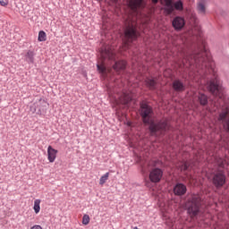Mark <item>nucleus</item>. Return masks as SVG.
I'll list each match as a JSON object with an SVG mask.
<instances>
[{
	"label": "nucleus",
	"mask_w": 229,
	"mask_h": 229,
	"mask_svg": "<svg viewBox=\"0 0 229 229\" xmlns=\"http://www.w3.org/2000/svg\"><path fill=\"white\" fill-rule=\"evenodd\" d=\"M186 209L187 214H189L190 217L193 219V217H197L201 212V198L198 195L192 196L186 202Z\"/></svg>",
	"instance_id": "3"
},
{
	"label": "nucleus",
	"mask_w": 229,
	"mask_h": 229,
	"mask_svg": "<svg viewBox=\"0 0 229 229\" xmlns=\"http://www.w3.org/2000/svg\"><path fill=\"white\" fill-rule=\"evenodd\" d=\"M127 126H131V122H128Z\"/></svg>",
	"instance_id": "31"
},
{
	"label": "nucleus",
	"mask_w": 229,
	"mask_h": 229,
	"mask_svg": "<svg viewBox=\"0 0 229 229\" xmlns=\"http://www.w3.org/2000/svg\"><path fill=\"white\" fill-rule=\"evenodd\" d=\"M100 55L103 60H113L114 56V52H112V50L108 48H102L100 51Z\"/></svg>",
	"instance_id": "12"
},
{
	"label": "nucleus",
	"mask_w": 229,
	"mask_h": 229,
	"mask_svg": "<svg viewBox=\"0 0 229 229\" xmlns=\"http://www.w3.org/2000/svg\"><path fill=\"white\" fill-rule=\"evenodd\" d=\"M24 61L30 65L31 64H35V52L32 50H28V52L25 54Z\"/></svg>",
	"instance_id": "14"
},
{
	"label": "nucleus",
	"mask_w": 229,
	"mask_h": 229,
	"mask_svg": "<svg viewBox=\"0 0 229 229\" xmlns=\"http://www.w3.org/2000/svg\"><path fill=\"white\" fill-rule=\"evenodd\" d=\"M56 153H58V150L53 148L52 146H48L47 148L48 162L53 163L55 162V160H56Z\"/></svg>",
	"instance_id": "13"
},
{
	"label": "nucleus",
	"mask_w": 229,
	"mask_h": 229,
	"mask_svg": "<svg viewBox=\"0 0 229 229\" xmlns=\"http://www.w3.org/2000/svg\"><path fill=\"white\" fill-rule=\"evenodd\" d=\"M140 115L143 124L148 126V131L150 137L160 139V137H165V132L171 130V125L167 119L157 122L153 119V115H155L153 106H149L147 102H140Z\"/></svg>",
	"instance_id": "1"
},
{
	"label": "nucleus",
	"mask_w": 229,
	"mask_h": 229,
	"mask_svg": "<svg viewBox=\"0 0 229 229\" xmlns=\"http://www.w3.org/2000/svg\"><path fill=\"white\" fill-rule=\"evenodd\" d=\"M108 176H110V173L108 172L102 175L99 179V185H105V183H106V180H108Z\"/></svg>",
	"instance_id": "22"
},
{
	"label": "nucleus",
	"mask_w": 229,
	"mask_h": 229,
	"mask_svg": "<svg viewBox=\"0 0 229 229\" xmlns=\"http://www.w3.org/2000/svg\"><path fill=\"white\" fill-rule=\"evenodd\" d=\"M142 3H144V0H133L134 6H142Z\"/></svg>",
	"instance_id": "26"
},
{
	"label": "nucleus",
	"mask_w": 229,
	"mask_h": 229,
	"mask_svg": "<svg viewBox=\"0 0 229 229\" xmlns=\"http://www.w3.org/2000/svg\"><path fill=\"white\" fill-rule=\"evenodd\" d=\"M39 103H42V99L39 100Z\"/></svg>",
	"instance_id": "33"
},
{
	"label": "nucleus",
	"mask_w": 229,
	"mask_h": 229,
	"mask_svg": "<svg viewBox=\"0 0 229 229\" xmlns=\"http://www.w3.org/2000/svg\"><path fill=\"white\" fill-rule=\"evenodd\" d=\"M30 229H42V226H40L38 225H35Z\"/></svg>",
	"instance_id": "28"
},
{
	"label": "nucleus",
	"mask_w": 229,
	"mask_h": 229,
	"mask_svg": "<svg viewBox=\"0 0 229 229\" xmlns=\"http://www.w3.org/2000/svg\"><path fill=\"white\" fill-rule=\"evenodd\" d=\"M173 8L174 12V10H177V12H182L183 10V2L182 0L173 2Z\"/></svg>",
	"instance_id": "18"
},
{
	"label": "nucleus",
	"mask_w": 229,
	"mask_h": 229,
	"mask_svg": "<svg viewBox=\"0 0 229 229\" xmlns=\"http://www.w3.org/2000/svg\"><path fill=\"white\" fill-rule=\"evenodd\" d=\"M123 43L127 47H130V44H132L133 41L137 40L140 37V33L137 30V27L133 25L131 21H128V24L125 26L123 31Z\"/></svg>",
	"instance_id": "4"
},
{
	"label": "nucleus",
	"mask_w": 229,
	"mask_h": 229,
	"mask_svg": "<svg viewBox=\"0 0 229 229\" xmlns=\"http://www.w3.org/2000/svg\"><path fill=\"white\" fill-rule=\"evenodd\" d=\"M216 168L212 172L211 182L216 189H223L226 185V172L225 171V165L228 164L226 159L219 158Z\"/></svg>",
	"instance_id": "2"
},
{
	"label": "nucleus",
	"mask_w": 229,
	"mask_h": 229,
	"mask_svg": "<svg viewBox=\"0 0 229 229\" xmlns=\"http://www.w3.org/2000/svg\"><path fill=\"white\" fill-rule=\"evenodd\" d=\"M197 12L199 15L205 16L207 15V4L201 2L197 3Z\"/></svg>",
	"instance_id": "16"
},
{
	"label": "nucleus",
	"mask_w": 229,
	"mask_h": 229,
	"mask_svg": "<svg viewBox=\"0 0 229 229\" xmlns=\"http://www.w3.org/2000/svg\"><path fill=\"white\" fill-rule=\"evenodd\" d=\"M97 69L100 74H103V76H106V66L97 64Z\"/></svg>",
	"instance_id": "21"
},
{
	"label": "nucleus",
	"mask_w": 229,
	"mask_h": 229,
	"mask_svg": "<svg viewBox=\"0 0 229 229\" xmlns=\"http://www.w3.org/2000/svg\"><path fill=\"white\" fill-rule=\"evenodd\" d=\"M196 101L200 106H208V95L199 91L196 95Z\"/></svg>",
	"instance_id": "11"
},
{
	"label": "nucleus",
	"mask_w": 229,
	"mask_h": 229,
	"mask_svg": "<svg viewBox=\"0 0 229 229\" xmlns=\"http://www.w3.org/2000/svg\"><path fill=\"white\" fill-rule=\"evenodd\" d=\"M210 0H199V3H202L204 4H207Z\"/></svg>",
	"instance_id": "29"
},
{
	"label": "nucleus",
	"mask_w": 229,
	"mask_h": 229,
	"mask_svg": "<svg viewBox=\"0 0 229 229\" xmlns=\"http://www.w3.org/2000/svg\"><path fill=\"white\" fill-rule=\"evenodd\" d=\"M172 26L175 31H182L185 28V18L175 16L172 21Z\"/></svg>",
	"instance_id": "7"
},
{
	"label": "nucleus",
	"mask_w": 229,
	"mask_h": 229,
	"mask_svg": "<svg viewBox=\"0 0 229 229\" xmlns=\"http://www.w3.org/2000/svg\"><path fill=\"white\" fill-rule=\"evenodd\" d=\"M33 210L35 214H38V212H40V199H37L34 200Z\"/></svg>",
	"instance_id": "20"
},
{
	"label": "nucleus",
	"mask_w": 229,
	"mask_h": 229,
	"mask_svg": "<svg viewBox=\"0 0 229 229\" xmlns=\"http://www.w3.org/2000/svg\"><path fill=\"white\" fill-rule=\"evenodd\" d=\"M113 69L116 72H121V71H124L126 69V62L124 61H116L113 65Z\"/></svg>",
	"instance_id": "15"
},
{
	"label": "nucleus",
	"mask_w": 229,
	"mask_h": 229,
	"mask_svg": "<svg viewBox=\"0 0 229 229\" xmlns=\"http://www.w3.org/2000/svg\"><path fill=\"white\" fill-rule=\"evenodd\" d=\"M132 100L133 98L130 95H124L123 105H125V106H128V105H130V103H131Z\"/></svg>",
	"instance_id": "23"
},
{
	"label": "nucleus",
	"mask_w": 229,
	"mask_h": 229,
	"mask_svg": "<svg viewBox=\"0 0 229 229\" xmlns=\"http://www.w3.org/2000/svg\"><path fill=\"white\" fill-rule=\"evenodd\" d=\"M173 192L174 196L182 198V196H185L187 194V185L182 182H176L174 185Z\"/></svg>",
	"instance_id": "6"
},
{
	"label": "nucleus",
	"mask_w": 229,
	"mask_h": 229,
	"mask_svg": "<svg viewBox=\"0 0 229 229\" xmlns=\"http://www.w3.org/2000/svg\"><path fill=\"white\" fill-rule=\"evenodd\" d=\"M89 223H90V216L89 215H84L82 216V225L87 226V225H89Z\"/></svg>",
	"instance_id": "25"
},
{
	"label": "nucleus",
	"mask_w": 229,
	"mask_h": 229,
	"mask_svg": "<svg viewBox=\"0 0 229 229\" xmlns=\"http://www.w3.org/2000/svg\"><path fill=\"white\" fill-rule=\"evenodd\" d=\"M181 165L182 171H189V167H191V164L188 161H182Z\"/></svg>",
	"instance_id": "24"
},
{
	"label": "nucleus",
	"mask_w": 229,
	"mask_h": 229,
	"mask_svg": "<svg viewBox=\"0 0 229 229\" xmlns=\"http://www.w3.org/2000/svg\"><path fill=\"white\" fill-rule=\"evenodd\" d=\"M46 105H47V102H45L44 100L41 102V106H37L34 104L30 107V112H32V114H35V112H37L38 115H44V114H46V110H47Z\"/></svg>",
	"instance_id": "9"
},
{
	"label": "nucleus",
	"mask_w": 229,
	"mask_h": 229,
	"mask_svg": "<svg viewBox=\"0 0 229 229\" xmlns=\"http://www.w3.org/2000/svg\"><path fill=\"white\" fill-rule=\"evenodd\" d=\"M145 83L149 90H157V81L155 79L147 78Z\"/></svg>",
	"instance_id": "17"
},
{
	"label": "nucleus",
	"mask_w": 229,
	"mask_h": 229,
	"mask_svg": "<svg viewBox=\"0 0 229 229\" xmlns=\"http://www.w3.org/2000/svg\"><path fill=\"white\" fill-rule=\"evenodd\" d=\"M38 42H46V40H47V35L46 34V31L40 30L38 32Z\"/></svg>",
	"instance_id": "19"
},
{
	"label": "nucleus",
	"mask_w": 229,
	"mask_h": 229,
	"mask_svg": "<svg viewBox=\"0 0 229 229\" xmlns=\"http://www.w3.org/2000/svg\"><path fill=\"white\" fill-rule=\"evenodd\" d=\"M153 4H158V0H151Z\"/></svg>",
	"instance_id": "30"
},
{
	"label": "nucleus",
	"mask_w": 229,
	"mask_h": 229,
	"mask_svg": "<svg viewBox=\"0 0 229 229\" xmlns=\"http://www.w3.org/2000/svg\"><path fill=\"white\" fill-rule=\"evenodd\" d=\"M174 0H162L161 4H163L162 10L164 11L165 15H173L174 8L173 7V3Z\"/></svg>",
	"instance_id": "8"
},
{
	"label": "nucleus",
	"mask_w": 229,
	"mask_h": 229,
	"mask_svg": "<svg viewBox=\"0 0 229 229\" xmlns=\"http://www.w3.org/2000/svg\"><path fill=\"white\" fill-rule=\"evenodd\" d=\"M172 89L174 92H185L187 87L185 86V83H183L182 80L175 79L172 82Z\"/></svg>",
	"instance_id": "10"
},
{
	"label": "nucleus",
	"mask_w": 229,
	"mask_h": 229,
	"mask_svg": "<svg viewBox=\"0 0 229 229\" xmlns=\"http://www.w3.org/2000/svg\"><path fill=\"white\" fill-rule=\"evenodd\" d=\"M114 3H117V1H119V0H113Z\"/></svg>",
	"instance_id": "32"
},
{
	"label": "nucleus",
	"mask_w": 229,
	"mask_h": 229,
	"mask_svg": "<svg viewBox=\"0 0 229 229\" xmlns=\"http://www.w3.org/2000/svg\"><path fill=\"white\" fill-rule=\"evenodd\" d=\"M162 176H164V170L159 167H155L149 172L148 179L151 183H160Z\"/></svg>",
	"instance_id": "5"
},
{
	"label": "nucleus",
	"mask_w": 229,
	"mask_h": 229,
	"mask_svg": "<svg viewBox=\"0 0 229 229\" xmlns=\"http://www.w3.org/2000/svg\"><path fill=\"white\" fill-rule=\"evenodd\" d=\"M1 6H8V0H0Z\"/></svg>",
	"instance_id": "27"
}]
</instances>
